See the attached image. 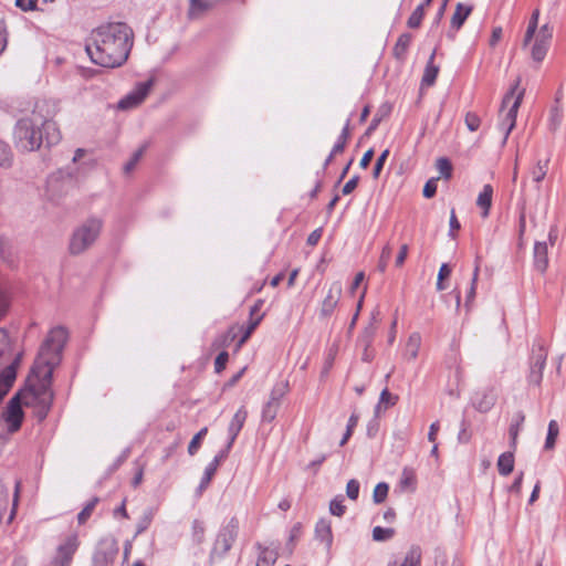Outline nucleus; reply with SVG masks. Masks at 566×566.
Listing matches in <instances>:
<instances>
[{"instance_id":"obj_1","label":"nucleus","mask_w":566,"mask_h":566,"mask_svg":"<svg viewBox=\"0 0 566 566\" xmlns=\"http://www.w3.org/2000/svg\"><path fill=\"white\" fill-rule=\"evenodd\" d=\"M66 340L67 332L63 326H56L49 332L31 368L28 386L21 390L24 396V406L42 400L45 395L53 400L51 390L53 369L61 361Z\"/></svg>"},{"instance_id":"obj_2","label":"nucleus","mask_w":566,"mask_h":566,"mask_svg":"<svg viewBox=\"0 0 566 566\" xmlns=\"http://www.w3.org/2000/svg\"><path fill=\"white\" fill-rule=\"evenodd\" d=\"M133 43L130 27L124 22H109L92 32L85 50L94 64L114 69L127 61Z\"/></svg>"},{"instance_id":"obj_3","label":"nucleus","mask_w":566,"mask_h":566,"mask_svg":"<svg viewBox=\"0 0 566 566\" xmlns=\"http://www.w3.org/2000/svg\"><path fill=\"white\" fill-rule=\"evenodd\" d=\"M52 114L45 102L36 103L31 114L20 118L13 128V143L18 150L30 153L40 149L43 142L56 144L61 139Z\"/></svg>"},{"instance_id":"obj_4","label":"nucleus","mask_w":566,"mask_h":566,"mask_svg":"<svg viewBox=\"0 0 566 566\" xmlns=\"http://www.w3.org/2000/svg\"><path fill=\"white\" fill-rule=\"evenodd\" d=\"M103 229V220L97 217L86 219L76 227L70 238L69 251L78 255L88 250L98 239Z\"/></svg>"},{"instance_id":"obj_5","label":"nucleus","mask_w":566,"mask_h":566,"mask_svg":"<svg viewBox=\"0 0 566 566\" xmlns=\"http://www.w3.org/2000/svg\"><path fill=\"white\" fill-rule=\"evenodd\" d=\"M521 80L517 78L515 84L511 87V90L505 94L502 101V109L509 106L507 112L505 113L502 122L500 124V128L504 132L503 144L506 143L507 137L512 129L515 127L517 111L521 106L524 96V90L517 91Z\"/></svg>"},{"instance_id":"obj_6","label":"nucleus","mask_w":566,"mask_h":566,"mask_svg":"<svg viewBox=\"0 0 566 566\" xmlns=\"http://www.w3.org/2000/svg\"><path fill=\"white\" fill-rule=\"evenodd\" d=\"M239 533V520L233 516L229 520V522L223 525L214 539L212 549L210 552V558L224 557L228 552L231 549L233 543L235 542Z\"/></svg>"},{"instance_id":"obj_7","label":"nucleus","mask_w":566,"mask_h":566,"mask_svg":"<svg viewBox=\"0 0 566 566\" xmlns=\"http://www.w3.org/2000/svg\"><path fill=\"white\" fill-rule=\"evenodd\" d=\"M22 405H24V396L19 391L9 400L2 413V418L10 433H14L21 428L24 416Z\"/></svg>"},{"instance_id":"obj_8","label":"nucleus","mask_w":566,"mask_h":566,"mask_svg":"<svg viewBox=\"0 0 566 566\" xmlns=\"http://www.w3.org/2000/svg\"><path fill=\"white\" fill-rule=\"evenodd\" d=\"M547 352L541 342L534 343L530 359L528 384L539 386L543 378V370L546 365Z\"/></svg>"},{"instance_id":"obj_9","label":"nucleus","mask_w":566,"mask_h":566,"mask_svg":"<svg viewBox=\"0 0 566 566\" xmlns=\"http://www.w3.org/2000/svg\"><path fill=\"white\" fill-rule=\"evenodd\" d=\"M289 390L287 382H279L276 384L270 394L269 400L264 403L262 408L261 418L263 422H272L280 409L281 400L286 395Z\"/></svg>"},{"instance_id":"obj_10","label":"nucleus","mask_w":566,"mask_h":566,"mask_svg":"<svg viewBox=\"0 0 566 566\" xmlns=\"http://www.w3.org/2000/svg\"><path fill=\"white\" fill-rule=\"evenodd\" d=\"M80 546L78 536L76 534H71L66 536L63 543H61L57 548L55 556L53 557L51 565L52 566H71L73 560V556L76 553Z\"/></svg>"},{"instance_id":"obj_11","label":"nucleus","mask_w":566,"mask_h":566,"mask_svg":"<svg viewBox=\"0 0 566 566\" xmlns=\"http://www.w3.org/2000/svg\"><path fill=\"white\" fill-rule=\"evenodd\" d=\"M73 188L71 176L64 177L61 172L50 176L48 179V195L52 200H59Z\"/></svg>"},{"instance_id":"obj_12","label":"nucleus","mask_w":566,"mask_h":566,"mask_svg":"<svg viewBox=\"0 0 566 566\" xmlns=\"http://www.w3.org/2000/svg\"><path fill=\"white\" fill-rule=\"evenodd\" d=\"M154 85V80L138 83L134 91L118 102V108L128 109L139 105L149 94Z\"/></svg>"},{"instance_id":"obj_13","label":"nucleus","mask_w":566,"mask_h":566,"mask_svg":"<svg viewBox=\"0 0 566 566\" xmlns=\"http://www.w3.org/2000/svg\"><path fill=\"white\" fill-rule=\"evenodd\" d=\"M118 553L117 544L114 539L99 542L93 556L92 566H111Z\"/></svg>"},{"instance_id":"obj_14","label":"nucleus","mask_w":566,"mask_h":566,"mask_svg":"<svg viewBox=\"0 0 566 566\" xmlns=\"http://www.w3.org/2000/svg\"><path fill=\"white\" fill-rule=\"evenodd\" d=\"M342 295V284L339 282H334L331 284L327 295L322 302L321 315L323 317H327L332 315L335 307L337 306L339 298Z\"/></svg>"},{"instance_id":"obj_15","label":"nucleus","mask_w":566,"mask_h":566,"mask_svg":"<svg viewBox=\"0 0 566 566\" xmlns=\"http://www.w3.org/2000/svg\"><path fill=\"white\" fill-rule=\"evenodd\" d=\"M229 452L230 451L228 449L220 450L213 460L206 467L203 476L201 478L200 484L198 486L199 493L208 488L219 465L228 458Z\"/></svg>"},{"instance_id":"obj_16","label":"nucleus","mask_w":566,"mask_h":566,"mask_svg":"<svg viewBox=\"0 0 566 566\" xmlns=\"http://www.w3.org/2000/svg\"><path fill=\"white\" fill-rule=\"evenodd\" d=\"M248 411L244 407L239 408V410L234 413L229 427H228V434L229 440L224 449L231 450L238 434L240 433L241 429L243 428V424L247 420Z\"/></svg>"},{"instance_id":"obj_17","label":"nucleus","mask_w":566,"mask_h":566,"mask_svg":"<svg viewBox=\"0 0 566 566\" xmlns=\"http://www.w3.org/2000/svg\"><path fill=\"white\" fill-rule=\"evenodd\" d=\"M20 357L21 354H19L15 357V359L0 373V402L2 401L3 397L8 394L11 386L13 385V381L15 380V367L20 361Z\"/></svg>"},{"instance_id":"obj_18","label":"nucleus","mask_w":566,"mask_h":566,"mask_svg":"<svg viewBox=\"0 0 566 566\" xmlns=\"http://www.w3.org/2000/svg\"><path fill=\"white\" fill-rule=\"evenodd\" d=\"M533 264L535 270L544 273L548 266V249L546 242H535L533 251Z\"/></svg>"},{"instance_id":"obj_19","label":"nucleus","mask_w":566,"mask_h":566,"mask_svg":"<svg viewBox=\"0 0 566 566\" xmlns=\"http://www.w3.org/2000/svg\"><path fill=\"white\" fill-rule=\"evenodd\" d=\"M493 188L491 185H484L476 199V206L482 209V217L486 218L492 206Z\"/></svg>"},{"instance_id":"obj_20","label":"nucleus","mask_w":566,"mask_h":566,"mask_svg":"<svg viewBox=\"0 0 566 566\" xmlns=\"http://www.w3.org/2000/svg\"><path fill=\"white\" fill-rule=\"evenodd\" d=\"M421 346V336L415 332L410 334L407 344L405 346L403 357L408 360H413L418 357V353Z\"/></svg>"},{"instance_id":"obj_21","label":"nucleus","mask_w":566,"mask_h":566,"mask_svg":"<svg viewBox=\"0 0 566 566\" xmlns=\"http://www.w3.org/2000/svg\"><path fill=\"white\" fill-rule=\"evenodd\" d=\"M472 6H464L462 3H458L455 11L451 18V28L458 31L472 12Z\"/></svg>"},{"instance_id":"obj_22","label":"nucleus","mask_w":566,"mask_h":566,"mask_svg":"<svg viewBox=\"0 0 566 566\" xmlns=\"http://www.w3.org/2000/svg\"><path fill=\"white\" fill-rule=\"evenodd\" d=\"M434 56H436V50H433V52L431 53V55L429 57V61L427 63V66L424 69V73H423V76H422V80H421V84L423 86H431V85H433L434 82H436V78L438 76L439 66L434 65V63H433Z\"/></svg>"},{"instance_id":"obj_23","label":"nucleus","mask_w":566,"mask_h":566,"mask_svg":"<svg viewBox=\"0 0 566 566\" xmlns=\"http://www.w3.org/2000/svg\"><path fill=\"white\" fill-rule=\"evenodd\" d=\"M213 7L212 1L208 0H190L188 18L199 19L205 12Z\"/></svg>"},{"instance_id":"obj_24","label":"nucleus","mask_w":566,"mask_h":566,"mask_svg":"<svg viewBox=\"0 0 566 566\" xmlns=\"http://www.w3.org/2000/svg\"><path fill=\"white\" fill-rule=\"evenodd\" d=\"M315 536L327 546H331L333 541L332 528L329 522L321 520L315 526Z\"/></svg>"},{"instance_id":"obj_25","label":"nucleus","mask_w":566,"mask_h":566,"mask_svg":"<svg viewBox=\"0 0 566 566\" xmlns=\"http://www.w3.org/2000/svg\"><path fill=\"white\" fill-rule=\"evenodd\" d=\"M514 469V455L513 452H504L499 457L497 470L501 475H509Z\"/></svg>"},{"instance_id":"obj_26","label":"nucleus","mask_w":566,"mask_h":566,"mask_svg":"<svg viewBox=\"0 0 566 566\" xmlns=\"http://www.w3.org/2000/svg\"><path fill=\"white\" fill-rule=\"evenodd\" d=\"M258 548L260 549V553L258 556L256 566H274L277 559V553L268 547H262L261 545H258Z\"/></svg>"},{"instance_id":"obj_27","label":"nucleus","mask_w":566,"mask_h":566,"mask_svg":"<svg viewBox=\"0 0 566 566\" xmlns=\"http://www.w3.org/2000/svg\"><path fill=\"white\" fill-rule=\"evenodd\" d=\"M421 551L419 547H411L402 563L392 562L388 566H420Z\"/></svg>"},{"instance_id":"obj_28","label":"nucleus","mask_w":566,"mask_h":566,"mask_svg":"<svg viewBox=\"0 0 566 566\" xmlns=\"http://www.w3.org/2000/svg\"><path fill=\"white\" fill-rule=\"evenodd\" d=\"M549 43L545 42L543 39H535V42L532 46L531 55L534 62L541 63L548 51Z\"/></svg>"},{"instance_id":"obj_29","label":"nucleus","mask_w":566,"mask_h":566,"mask_svg":"<svg viewBox=\"0 0 566 566\" xmlns=\"http://www.w3.org/2000/svg\"><path fill=\"white\" fill-rule=\"evenodd\" d=\"M478 396H481V398H476L473 405L480 412H486L494 406L495 398L492 392L483 391L478 394Z\"/></svg>"},{"instance_id":"obj_30","label":"nucleus","mask_w":566,"mask_h":566,"mask_svg":"<svg viewBox=\"0 0 566 566\" xmlns=\"http://www.w3.org/2000/svg\"><path fill=\"white\" fill-rule=\"evenodd\" d=\"M412 36L409 33H402L395 46H394V54L397 59H402L411 43Z\"/></svg>"},{"instance_id":"obj_31","label":"nucleus","mask_w":566,"mask_h":566,"mask_svg":"<svg viewBox=\"0 0 566 566\" xmlns=\"http://www.w3.org/2000/svg\"><path fill=\"white\" fill-rule=\"evenodd\" d=\"M377 323H378V321H377L376 316L373 315L370 323L364 329V332L359 338L360 342L363 343V345L365 346V349H367L373 343V339H374V336H375V333L377 329Z\"/></svg>"},{"instance_id":"obj_32","label":"nucleus","mask_w":566,"mask_h":566,"mask_svg":"<svg viewBox=\"0 0 566 566\" xmlns=\"http://www.w3.org/2000/svg\"><path fill=\"white\" fill-rule=\"evenodd\" d=\"M10 357V340L7 332L0 328V367H2Z\"/></svg>"},{"instance_id":"obj_33","label":"nucleus","mask_w":566,"mask_h":566,"mask_svg":"<svg viewBox=\"0 0 566 566\" xmlns=\"http://www.w3.org/2000/svg\"><path fill=\"white\" fill-rule=\"evenodd\" d=\"M525 420V416L522 411H518L514 415V418H513V421L510 426V437H511V440H512V447H515L516 444V439H517V436H518V432L523 426V422Z\"/></svg>"},{"instance_id":"obj_34","label":"nucleus","mask_w":566,"mask_h":566,"mask_svg":"<svg viewBox=\"0 0 566 566\" xmlns=\"http://www.w3.org/2000/svg\"><path fill=\"white\" fill-rule=\"evenodd\" d=\"M13 163V154L11 147L0 139V167L10 168Z\"/></svg>"},{"instance_id":"obj_35","label":"nucleus","mask_w":566,"mask_h":566,"mask_svg":"<svg viewBox=\"0 0 566 566\" xmlns=\"http://www.w3.org/2000/svg\"><path fill=\"white\" fill-rule=\"evenodd\" d=\"M52 401L53 400H51L50 396L45 395L44 398H42V400H38L35 401V403L32 405L35 408V413L40 421L48 416Z\"/></svg>"},{"instance_id":"obj_36","label":"nucleus","mask_w":566,"mask_h":566,"mask_svg":"<svg viewBox=\"0 0 566 566\" xmlns=\"http://www.w3.org/2000/svg\"><path fill=\"white\" fill-rule=\"evenodd\" d=\"M559 433V427L556 420H551L547 429V437L545 441V449L551 450L555 447L556 439Z\"/></svg>"},{"instance_id":"obj_37","label":"nucleus","mask_w":566,"mask_h":566,"mask_svg":"<svg viewBox=\"0 0 566 566\" xmlns=\"http://www.w3.org/2000/svg\"><path fill=\"white\" fill-rule=\"evenodd\" d=\"M538 17H539V11L538 10H535L533 13H532V17L528 21V25H527V29H526V32H525V36H524V41H523V46H526L531 40L533 39L536 30H537V24H538Z\"/></svg>"},{"instance_id":"obj_38","label":"nucleus","mask_w":566,"mask_h":566,"mask_svg":"<svg viewBox=\"0 0 566 566\" xmlns=\"http://www.w3.org/2000/svg\"><path fill=\"white\" fill-rule=\"evenodd\" d=\"M349 136H350V132H349V119H348L346 122L345 126L343 127L342 133L338 136L336 144L333 147V154H340L344 151Z\"/></svg>"},{"instance_id":"obj_39","label":"nucleus","mask_w":566,"mask_h":566,"mask_svg":"<svg viewBox=\"0 0 566 566\" xmlns=\"http://www.w3.org/2000/svg\"><path fill=\"white\" fill-rule=\"evenodd\" d=\"M395 533L396 532L394 528H384L381 526H375L373 528V539L375 542H386L391 539Z\"/></svg>"},{"instance_id":"obj_40","label":"nucleus","mask_w":566,"mask_h":566,"mask_svg":"<svg viewBox=\"0 0 566 566\" xmlns=\"http://www.w3.org/2000/svg\"><path fill=\"white\" fill-rule=\"evenodd\" d=\"M397 401V397L392 396L387 388H385L380 392L379 401L376 406V412L378 413L381 408L387 409L390 406H394Z\"/></svg>"},{"instance_id":"obj_41","label":"nucleus","mask_w":566,"mask_h":566,"mask_svg":"<svg viewBox=\"0 0 566 566\" xmlns=\"http://www.w3.org/2000/svg\"><path fill=\"white\" fill-rule=\"evenodd\" d=\"M424 15V4H419L413 12L410 14L407 25L411 29H417L420 27L422 18Z\"/></svg>"},{"instance_id":"obj_42","label":"nucleus","mask_w":566,"mask_h":566,"mask_svg":"<svg viewBox=\"0 0 566 566\" xmlns=\"http://www.w3.org/2000/svg\"><path fill=\"white\" fill-rule=\"evenodd\" d=\"M437 169L440 172V178L450 179L452 176V165L450 160L446 157H441L437 160L436 164Z\"/></svg>"},{"instance_id":"obj_43","label":"nucleus","mask_w":566,"mask_h":566,"mask_svg":"<svg viewBox=\"0 0 566 566\" xmlns=\"http://www.w3.org/2000/svg\"><path fill=\"white\" fill-rule=\"evenodd\" d=\"M207 433H208V428L203 427L198 433H196L193 436V438L191 439V441L188 446V453L190 455H193L197 453V451L200 448L201 440L207 436Z\"/></svg>"},{"instance_id":"obj_44","label":"nucleus","mask_w":566,"mask_h":566,"mask_svg":"<svg viewBox=\"0 0 566 566\" xmlns=\"http://www.w3.org/2000/svg\"><path fill=\"white\" fill-rule=\"evenodd\" d=\"M562 118H563V112H562V107L559 105V96H557L555 99V105L551 109L552 129L555 130L559 126Z\"/></svg>"},{"instance_id":"obj_45","label":"nucleus","mask_w":566,"mask_h":566,"mask_svg":"<svg viewBox=\"0 0 566 566\" xmlns=\"http://www.w3.org/2000/svg\"><path fill=\"white\" fill-rule=\"evenodd\" d=\"M146 147H147L146 145H143L133 154L130 159L124 166V172L125 174H129V172H132L134 170V168L136 167V165L138 164V161L143 157V155H144V153L146 150Z\"/></svg>"},{"instance_id":"obj_46","label":"nucleus","mask_w":566,"mask_h":566,"mask_svg":"<svg viewBox=\"0 0 566 566\" xmlns=\"http://www.w3.org/2000/svg\"><path fill=\"white\" fill-rule=\"evenodd\" d=\"M388 490H389V486L387 483H385V482L378 483L374 489L373 501L376 504L382 503L388 495Z\"/></svg>"},{"instance_id":"obj_47","label":"nucleus","mask_w":566,"mask_h":566,"mask_svg":"<svg viewBox=\"0 0 566 566\" xmlns=\"http://www.w3.org/2000/svg\"><path fill=\"white\" fill-rule=\"evenodd\" d=\"M346 506L344 505V497L342 495L336 496L329 503V512L335 516H343L345 514Z\"/></svg>"},{"instance_id":"obj_48","label":"nucleus","mask_w":566,"mask_h":566,"mask_svg":"<svg viewBox=\"0 0 566 566\" xmlns=\"http://www.w3.org/2000/svg\"><path fill=\"white\" fill-rule=\"evenodd\" d=\"M98 503V497L92 499L84 509L77 514V521L80 524H84L90 516L92 515V512L94 511L96 504Z\"/></svg>"},{"instance_id":"obj_49","label":"nucleus","mask_w":566,"mask_h":566,"mask_svg":"<svg viewBox=\"0 0 566 566\" xmlns=\"http://www.w3.org/2000/svg\"><path fill=\"white\" fill-rule=\"evenodd\" d=\"M391 247L389 244H386L384 248H382V251H381V254H380V258H379V261H378V265H377V269L379 272L384 273L387 269V265H388V262L391 258Z\"/></svg>"},{"instance_id":"obj_50","label":"nucleus","mask_w":566,"mask_h":566,"mask_svg":"<svg viewBox=\"0 0 566 566\" xmlns=\"http://www.w3.org/2000/svg\"><path fill=\"white\" fill-rule=\"evenodd\" d=\"M547 164L548 161L543 163L541 160L536 164V166L532 170L534 181L539 182L545 178L547 172Z\"/></svg>"},{"instance_id":"obj_51","label":"nucleus","mask_w":566,"mask_h":566,"mask_svg":"<svg viewBox=\"0 0 566 566\" xmlns=\"http://www.w3.org/2000/svg\"><path fill=\"white\" fill-rule=\"evenodd\" d=\"M360 484L356 479H352L347 482L346 485V495L348 499L356 501L359 495Z\"/></svg>"},{"instance_id":"obj_52","label":"nucleus","mask_w":566,"mask_h":566,"mask_svg":"<svg viewBox=\"0 0 566 566\" xmlns=\"http://www.w3.org/2000/svg\"><path fill=\"white\" fill-rule=\"evenodd\" d=\"M389 156V150L385 149L380 156L377 158L376 164L373 169V177L377 179L384 168L387 157Z\"/></svg>"},{"instance_id":"obj_53","label":"nucleus","mask_w":566,"mask_h":566,"mask_svg":"<svg viewBox=\"0 0 566 566\" xmlns=\"http://www.w3.org/2000/svg\"><path fill=\"white\" fill-rule=\"evenodd\" d=\"M358 422V416L353 413L350 417H349V420H348V423H347V429H346V432L343 437V439L340 440L339 444L340 446H344L347 440L350 438L352 436V432H353V429L356 427Z\"/></svg>"},{"instance_id":"obj_54","label":"nucleus","mask_w":566,"mask_h":566,"mask_svg":"<svg viewBox=\"0 0 566 566\" xmlns=\"http://www.w3.org/2000/svg\"><path fill=\"white\" fill-rule=\"evenodd\" d=\"M440 177L429 179L423 187V196L426 198H432L437 193V181Z\"/></svg>"},{"instance_id":"obj_55","label":"nucleus","mask_w":566,"mask_h":566,"mask_svg":"<svg viewBox=\"0 0 566 566\" xmlns=\"http://www.w3.org/2000/svg\"><path fill=\"white\" fill-rule=\"evenodd\" d=\"M192 531H193V537L197 541V543H202L205 539V526L203 523L196 520L192 524Z\"/></svg>"},{"instance_id":"obj_56","label":"nucleus","mask_w":566,"mask_h":566,"mask_svg":"<svg viewBox=\"0 0 566 566\" xmlns=\"http://www.w3.org/2000/svg\"><path fill=\"white\" fill-rule=\"evenodd\" d=\"M416 482L415 473L411 469L405 468L401 474L402 486H413Z\"/></svg>"},{"instance_id":"obj_57","label":"nucleus","mask_w":566,"mask_h":566,"mask_svg":"<svg viewBox=\"0 0 566 566\" xmlns=\"http://www.w3.org/2000/svg\"><path fill=\"white\" fill-rule=\"evenodd\" d=\"M480 118L478 115H475L474 113H468L465 115V124H467V127L471 130V132H475L479 129L480 127Z\"/></svg>"},{"instance_id":"obj_58","label":"nucleus","mask_w":566,"mask_h":566,"mask_svg":"<svg viewBox=\"0 0 566 566\" xmlns=\"http://www.w3.org/2000/svg\"><path fill=\"white\" fill-rule=\"evenodd\" d=\"M8 44V30L6 21L0 19V54L6 50Z\"/></svg>"},{"instance_id":"obj_59","label":"nucleus","mask_w":566,"mask_h":566,"mask_svg":"<svg viewBox=\"0 0 566 566\" xmlns=\"http://www.w3.org/2000/svg\"><path fill=\"white\" fill-rule=\"evenodd\" d=\"M229 359V354L227 352H221L214 360V369L217 373H221L227 365V361Z\"/></svg>"},{"instance_id":"obj_60","label":"nucleus","mask_w":566,"mask_h":566,"mask_svg":"<svg viewBox=\"0 0 566 566\" xmlns=\"http://www.w3.org/2000/svg\"><path fill=\"white\" fill-rule=\"evenodd\" d=\"M38 0H15V6L23 11L35 10Z\"/></svg>"},{"instance_id":"obj_61","label":"nucleus","mask_w":566,"mask_h":566,"mask_svg":"<svg viewBox=\"0 0 566 566\" xmlns=\"http://www.w3.org/2000/svg\"><path fill=\"white\" fill-rule=\"evenodd\" d=\"M358 181H359V177L358 176H354L352 177L343 187L342 189V192L343 195H349L350 192L354 191V189L357 187L358 185Z\"/></svg>"},{"instance_id":"obj_62","label":"nucleus","mask_w":566,"mask_h":566,"mask_svg":"<svg viewBox=\"0 0 566 566\" xmlns=\"http://www.w3.org/2000/svg\"><path fill=\"white\" fill-rule=\"evenodd\" d=\"M8 490L0 480V512H4L8 504Z\"/></svg>"},{"instance_id":"obj_63","label":"nucleus","mask_w":566,"mask_h":566,"mask_svg":"<svg viewBox=\"0 0 566 566\" xmlns=\"http://www.w3.org/2000/svg\"><path fill=\"white\" fill-rule=\"evenodd\" d=\"M552 34H553V30L552 28L546 23L544 24L541 29H539V32L536 36V39H543L545 40V42H548L551 41L552 39Z\"/></svg>"},{"instance_id":"obj_64","label":"nucleus","mask_w":566,"mask_h":566,"mask_svg":"<svg viewBox=\"0 0 566 566\" xmlns=\"http://www.w3.org/2000/svg\"><path fill=\"white\" fill-rule=\"evenodd\" d=\"M322 228H318V229H315L313 232L310 233V235L307 237V244L308 245H316L322 237Z\"/></svg>"}]
</instances>
